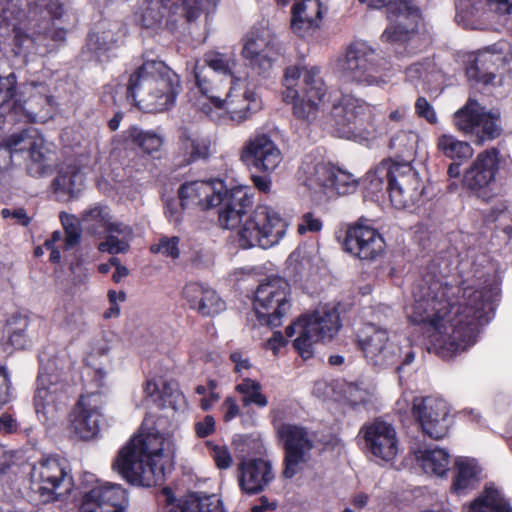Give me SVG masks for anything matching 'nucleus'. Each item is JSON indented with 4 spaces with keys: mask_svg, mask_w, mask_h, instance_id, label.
Masks as SVG:
<instances>
[{
    "mask_svg": "<svg viewBox=\"0 0 512 512\" xmlns=\"http://www.w3.org/2000/svg\"><path fill=\"white\" fill-rule=\"evenodd\" d=\"M183 210L181 201L178 202L176 199H169L166 201L165 215L171 223L178 224L182 221Z\"/></svg>",
    "mask_w": 512,
    "mask_h": 512,
    "instance_id": "nucleus-62",
    "label": "nucleus"
},
{
    "mask_svg": "<svg viewBox=\"0 0 512 512\" xmlns=\"http://www.w3.org/2000/svg\"><path fill=\"white\" fill-rule=\"evenodd\" d=\"M182 296L189 308L203 317H213L226 308L225 302L218 293L203 283H187L183 288Z\"/></svg>",
    "mask_w": 512,
    "mask_h": 512,
    "instance_id": "nucleus-31",
    "label": "nucleus"
},
{
    "mask_svg": "<svg viewBox=\"0 0 512 512\" xmlns=\"http://www.w3.org/2000/svg\"><path fill=\"white\" fill-rule=\"evenodd\" d=\"M179 242L180 239L177 236H163L159 239L157 244H154L150 247V250L152 253H161L166 257L177 259L180 255Z\"/></svg>",
    "mask_w": 512,
    "mask_h": 512,
    "instance_id": "nucleus-56",
    "label": "nucleus"
},
{
    "mask_svg": "<svg viewBox=\"0 0 512 512\" xmlns=\"http://www.w3.org/2000/svg\"><path fill=\"white\" fill-rule=\"evenodd\" d=\"M437 149L450 159L466 160L473 155V148L451 134H442L437 139Z\"/></svg>",
    "mask_w": 512,
    "mask_h": 512,
    "instance_id": "nucleus-43",
    "label": "nucleus"
},
{
    "mask_svg": "<svg viewBox=\"0 0 512 512\" xmlns=\"http://www.w3.org/2000/svg\"><path fill=\"white\" fill-rule=\"evenodd\" d=\"M277 433L284 447L282 477L291 479L300 471L301 464L309 460L313 439L304 427L290 423L280 425Z\"/></svg>",
    "mask_w": 512,
    "mask_h": 512,
    "instance_id": "nucleus-18",
    "label": "nucleus"
},
{
    "mask_svg": "<svg viewBox=\"0 0 512 512\" xmlns=\"http://www.w3.org/2000/svg\"><path fill=\"white\" fill-rule=\"evenodd\" d=\"M322 17L321 4L318 0H303L292 8L291 28L299 36L318 27Z\"/></svg>",
    "mask_w": 512,
    "mask_h": 512,
    "instance_id": "nucleus-35",
    "label": "nucleus"
},
{
    "mask_svg": "<svg viewBox=\"0 0 512 512\" xmlns=\"http://www.w3.org/2000/svg\"><path fill=\"white\" fill-rule=\"evenodd\" d=\"M194 429L199 438H205L215 431V420L212 416L207 415L195 423Z\"/></svg>",
    "mask_w": 512,
    "mask_h": 512,
    "instance_id": "nucleus-63",
    "label": "nucleus"
},
{
    "mask_svg": "<svg viewBox=\"0 0 512 512\" xmlns=\"http://www.w3.org/2000/svg\"><path fill=\"white\" fill-rule=\"evenodd\" d=\"M28 319L25 316H12L6 324L5 332L10 344L16 349H23L27 343L26 330L28 328Z\"/></svg>",
    "mask_w": 512,
    "mask_h": 512,
    "instance_id": "nucleus-50",
    "label": "nucleus"
},
{
    "mask_svg": "<svg viewBox=\"0 0 512 512\" xmlns=\"http://www.w3.org/2000/svg\"><path fill=\"white\" fill-rule=\"evenodd\" d=\"M105 400L100 392H92L80 396L71 412V426L82 439L95 437L105 422L103 408Z\"/></svg>",
    "mask_w": 512,
    "mask_h": 512,
    "instance_id": "nucleus-21",
    "label": "nucleus"
},
{
    "mask_svg": "<svg viewBox=\"0 0 512 512\" xmlns=\"http://www.w3.org/2000/svg\"><path fill=\"white\" fill-rule=\"evenodd\" d=\"M438 281L429 284L427 291L416 297L412 322L424 324L436 343L452 352H462L476 340L479 326L489 322L497 293L491 288L463 289V300L452 299L455 291Z\"/></svg>",
    "mask_w": 512,
    "mask_h": 512,
    "instance_id": "nucleus-1",
    "label": "nucleus"
},
{
    "mask_svg": "<svg viewBox=\"0 0 512 512\" xmlns=\"http://www.w3.org/2000/svg\"><path fill=\"white\" fill-rule=\"evenodd\" d=\"M235 389L242 395V404L245 407L255 404L262 408L268 404L267 397L261 393V384L256 380L244 378Z\"/></svg>",
    "mask_w": 512,
    "mask_h": 512,
    "instance_id": "nucleus-47",
    "label": "nucleus"
},
{
    "mask_svg": "<svg viewBox=\"0 0 512 512\" xmlns=\"http://www.w3.org/2000/svg\"><path fill=\"white\" fill-rule=\"evenodd\" d=\"M334 175L331 179V198L337 195H346L355 191L357 179L347 171L334 166Z\"/></svg>",
    "mask_w": 512,
    "mask_h": 512,
    "instance_id": "nucleus-51",
    "label": "nucleus"
},
{
    "mask_svg": "<svg viewBox=\"0 0 512 512\" xmlns=\"http://www.w3.org/2000/svg\"><path fill=\"white\" fill-rule=\"evenodd\" d=\"M203 72V67L195 66L194 76L200 92L215 107L226 109L231 114L232 120L243 122L261 109V100L253 91L246 89L244 79L236 80L235 84L229 86L226 92L220 93L217 87L211 85V80L207 81Z\"/></svg>",
    "mask_w": 512,
    "mask_h": 512,
    "instance_id": "nucleus-7",
    "label": "nucleus"
},
{
    "mask_svg": "<svg viewBox=\"0 0 512 512\" xmlns=\"http://www.w3.org/2000/svg\"><path fill=\"white\" fill-rule=\"evenodd\" d=\"M217 0H183V13L188 22L196 21L202 14L215 10Z\"/></svg>",
    "mask_w": 512,
    "mask_h": 512,
    "instance_id": "nucleus-53",
    "label": "nucleus"
},
{
    "mask_svg": "<svg viewBox=\"0 0 512 512\" xmlns=\"http://www.w3.org/2000/svg\"><path fill=\"white\" fill-rule=\"evenodd\" d=\"M67 468L64 459L54 455H43L31 468L32 490L39 493L44 502L56 499V496L62 494V488L69 491L72 478Z\"/></svg>",
    "mask_w": 512,
    "mask_h": 512,
    "instance_id": "nucleus-15",
    "label": "nucleus"
},
{
    "mask_svg": "<svg viewBox=\"0 0 512 512\" xmlns=\"http://www.w3.org/2000/svg\"><path fill=\"white\" fill-rule=\"evenodd\" d=\"M419 136L413 131H398L390 140L389 147L402 157L411 158L416 153Z\"/></svg>",
    "mask_w": 512,
    "mask_h": 512,
    "instance_id": "nucleus-48",
    "label": "nucleus"
},
{
    "mask_svg": "<svg viewBox=\"0 0 512 512\" xmlns=\"http://www.w3.org/2000/svg\"><path fill=\"white\" fill-rule=\"evenodd\" d=\"M162 494L167 503L166 512H222L219 501L213 500L212 496L190 493L176 499L168 487L163 488Z\"/></svg>",
    "mask_w": 512,
    "mask_h": 512,
    "instance_id": "nucleus-33",
    "label": "nucleus"
},
{
    "mask_svg": "<svg viewBox=\"0 0 512 512\" xmlns=\"http://www.w3.org/2000/svg\"><path fill=\"white\" fill-rule=\"evenodd\" d=\"M283 85L285 87L283 99L293 104L294 116L308 123L313 122L318 117L327 91L320 68L288 67L285 70Z\"/></svg>",
    "mask_w": 512,
    "mask_h": 512,
    "instance_id": "nucleus-4",
    "label": "nucleus"
},
{
    "mask_svg": "<svg viewBox=\"0 0 512 512\" xmlns=\"http://www.w3.org/2000/svg\"><path fill=\"white\" fill-rule=\"evenodd\" d=\"M341 327L339 313L335 308L319 309L311 315L299 318L286 328L288 337L298 333L294 347L302 358L313 355V346L319 341L331 340Z\"/></svg>",
    "mask_w": 512,
    "mask_h": 512,
    "instance_id": "nucleus-10",
    "label": "nucleus"
},
{
    "mask_svg": "<svg viewBox=\"0 0 512 512\" xmlns=\"http://www.w3.org/2000/svg\"><path fill=\"white\" fill-rule=\"evenodd\" d=\"M499 152L490 149L479 153L463 176V184L469 190L480 191L495 181L499 169Z\"/></svg>",
    "mask_w": 512,
    "mask_h": 512,
    "instance_id": "nucleus-30",
    "label": "nucleus"
},
{
    "mask_svg": "<svg viewBox=\"0 0 512 512\" xmlns=\"http://www.w3.org/2000/svg\"><path fill=\"white\" fill-rule=\"evenodd\" d=\"M11 386L9 374L6 367L0 365V405H4L11 400Z\"/></svg>",
    "mask_w": 512,
    "mask_h": 512,
    "instance_id": "nucleus-61",
    "label": "nucleus"
},
{
    "mask_svg": "<svg viewBox=\"0 0 512 512\" xmlns=\"http://www.w3.org/2000/svg\"><path fill=\"white\" fill-rule=\"evenodd\" d=\"M415 456L426 473L442 476L448 470L449 454L444 449H419Z\"/></svg>",
    "mask_w": 512,
    "mask_h": 512,
    "instance_id": "nucleus-41",
    "label": "nucleus"
},
{
    "mask_svg": "<svg viewBox=\"0 0 512 512\" xmlns=\"http://www.w3.org/2000/svg\"><path fill=\"white\" fill-rule=\"evenodd\" d=\"M367 2V5L372 8H386L387 18L392 17H406L410 13V5L404 0H360Z\"/></svg>",
    "mask_w": 512,
    "mask_h": 512,
    "instance_id": "nucleus-52",
    "label": "nucleus"
},
{
    "mask_svg": "<svg viewBox=\"0 0 512 512\" xmlns=\"http://www.w3.org/2000/svg\"><path fill=\"white\" fill-rule=\"evenodd\" d=\"M129 139L147 154L159 151L163 144V138L159 134L137 127H132L129 130Z\"/></svg>",
    "mask_w": 512,
    "mask_h": 512,
    "instance_id": "nucleus-49",
    "label": "nucleus"
},
{
    "mask_svg": "<svg viewBox=\"0 0 512 512\" xmlns=\"http://www.w3.org/2000/svg\"><path fill=\"white\" fill-rule=\"evenodd\" d=\"M322 229V222L313 216L312 213H306L302 216L298 224V233L319 232Z\"/></svg>",
    "mask_w": 512,
    "mask_h": 512,
    "instance_id": "nucleus-60",
    "label": "nucleus"
},
{
    "mask_svg": "<svg viewBox=\"0 0 512 512\" xmlns=\"http://www.w3.org/2000/svg\"><path fill=\"white\" fill-rule=\"evenodd\" d=\"M469 512H512V507L498 490L487 487L469 507Z\"/></svg>",
    "mask_w": 512,
    "mask_h": 512,
    "instance_id": "nucleus-42",
    "label": "nucleus"
},
{
    "mask_svg": "<svg viewBox=\"0 0 512 512\" xmlns=\"http://www.w3.org/2000/svg\"><path fill=\"white\" fill-rule=\"evenodd\" d=\"M19 424L15 418L8 413L0 416V434H13L18 431Z\"/></svg>",
    "mask_w": 512,
    "mask_h": 512,
    "instance_id": "nucleus-64",
    "label": "nucleus"
},
{
    "mask_svg": "<svg viewBox=\"0 0 512 512\" xmlns=\"http://www.w3.org/2000/svg\"><path fill=\"white\" fill-rule=\"evenodd\" d=\"M423 194L424 185L410 162L394 163L389 196L392 205L397 209L413 208Z\"/></svg>",
    "mask_w": 512,
    "mask_h": 512,
    "instance_id": "nucleus-19",
    "label": "nucleus"
},
{
    "mask_svg": "<svg viewBox=\"0 0 512 512\" xmlns=\"http://www.w3.org/2000/svg\"><path fill=\"white\" fill-rule=\"evenodd\" d=\"M369 105L351 94H343L332 107L331 116L338 136L345 139L365 138V116Z\"/></svg>",
    "mask_w": 512,
    "mask_h": 512,
    "instance_id": "nucleus-17",
    "label": "nucleus"
},
{
    "mask_svg": "<svg viewBox=\"0 0 512 512\" xmlns=\"http://www.w3.org/2000/svg\"><path fill=\"white\" fill-rule=\"evenodd\" d=\"M337 68L343 79L359 85L383 87L390 82L375 51L364 43L350 45L337 60Z\"/></svg>",
    "mask_w": 512,
    "mask_h": 512,
    "instance_id": "nucleus-12",
    "label": "nucleus"
},
{
    "mask_svg": "<svg viewBox=\"0 0 512 512\" xmlns=\"http://www.w3.org/2000/svg\"><path fill=\"white\" fill-rule=\"evenodd\" d=\"M240 160L248 167L271 173L281 163L282 154L270 136L262 133L245 142L240 152Z\"/></svg>",
    "mask_w": 512,
    "mask_h": 512,
    "instance_id": "nucleus-23",
    "label": "nucleus"
},
{
    "mask_svg": "<svg viewBox=\"0 0 512 512\" xmlns=\"http://www.w3.org/2000/svg\"><path fill=\"white\" fill-rule=\"evenodd\" d=\"M159 408H171L177 410L183 402V395L178 390L176 383H164L160 396L158 397Z\"/></svg>",
    "mask_w": 512,
    "mask_h": 512,
    "instance_id": "nucleus-55",
    "label": "nucleus"
},
{
    "mask_svg": "<svg viewBox=\"0 0 512 512\" xmlns=\"http://www.w3.org/2000/svg\"><path fill=\"white\" fill-rule=\"evenodd\" d=\"M32 89H37L39 96L33 95L24 106L21 96L16 90V76L10 73L0 77V129L6 121L17 123L21 121H37L50 114L54 99L48 94V88L42 83L32 82Z\"/></svg>",
    "mask_w": 512,
    "mask_h": 512,
    "instance_id": "nucleus-6",
    "label": "nucleus"
},
{
    "mask_svg": "<svg viewBox=\"0 0 512 512\" xmlns=\"http://www.w3.org/2000/svg\"><path fill=\"white\" fill-rule=\"evenodd\" d=\"M454 124L458 130L473 135L479 145L499 137L502 133L500 112L486 111L472 99L454 114Z\"/></svg>",
    "mask_w": 512,
    "mask_h": 512,
    "instance_id": "nucleus-16",
    "label": "nucleus"
},
{
    "mask_svg": "<svg viewBox=\"0 0 512 512\" xmlns=\"http://www.w3.org/2000/svg\"><path fill=\"white\" fill-rule=\"evenodd\" d=\"M106 238L98 244L100 252H107L111 255L125 254L130 249V241L133 238L132 229L123 223L118 222L111 229L105 231Z\"/></svg>",
    "mask_w": 512,
    "mask_h": 512,
    "instance_id": "nucleus-40",
    "label": "nucleus"
},
{
    "mask_svg": "<svg viewBox=\"0 0 512 512\" xmlns=\"http://www.w3.org/2000/svg\"><path fill=\"white\" fill-rule=\"evenodd\" d=\"M83 188L84 175L72 168L60 171L53 181L54 193L60 201L78 197Z\"/></svg>",
    "mask_w": 512,
    "mask_h": 512,
    "instance_id": "nucleus-39",
    "label": "nucleus"
},
{
    "mask_svg": "<svg viewBox=\"0 0 512 512\" xmlns=\"http://www.w3.org/2000/svg\"><path fill=\"white\" fill-rule=\"evenodd\" d=\"M275 479L273 465L263 458H250L238 465V483L242 492L258 494L264 491Z\"/></svg>",
    "mask_w": 512,
    "mask_h": 512,
    "instance_id": "nucleus-27",
    "label": "nucleus"
},
{
    "mask_svg": "<svg viewBox=\"0 0 512 512\" xmlns=\"http://www.w3.org/2000/svg\"><path fill=\"white\" fill-rule=\"evenodd\" d=\"M179 142L187 164L209 156V140L196 132L181 128L179 130Z\"/></svg>",
    "mask_w": 512,
    "mask_h": 512,
    "instance_id": "nucleus-38",
    "label": "nucleus"
},
{
    "mask_svg": "<svg viewBox=\"0 0 512 512\" xmlns=\"http://www.w3.org/2000/svg\"><path fill=\"white\" fill-rule=\"evenodd\" d=\"M211 455L219 469H227L232 464V457L227 447L213 445Z\"/></svg>",
    "mask_w": 512,
    "mask_h": 512,
    "instance_id": "nucleus-59",
    "label": "nucleus"
},
{
    "mask_svg": "<svg viewBox=\"0 0 512 512\" xmlns=\"http://www.w3.org/2000/svg\"><path fill=\"white\" fill-rule=\"evenodd\" d=\"M358 345L367 363L378 369L396 366V371L399 372L403 366L411 364L415 358L414 352L408 350L404 359L401 360L402 349L395 341V337H391L387 329L372 323L360 330Z\"/></svg>",
    "mask_w": 512,
    "mask_h": 512,
    "instance_id": "nucleus-9",
    "label": "nucleus"
},
{
    "mask_svg": "<svg viewBox=\"0 0 512 512\" xmlns=\"http://www.w3.org/2000/svg\"><path fill=\"white\" fill-rule=\"evenodd\" d=\"M334 166L323 161L305 159L300 166L303 183L319 198H331V179Z\"/></svg>",
    "mask_w": 512,
    "mask_h": 512,
    "instance_id": "nucleus-32",
    "label": "nucleus"
},
{
    "mask_svg": "<svg viewBox=\"0 0 512 512\" xmlns=\"http://www.w3.org/2000/svg\"><path fill=\"white\" fill-rule=\"evenodd\" d=\"M128 505L127 490L108 482L83 494L80 512H126Z\"/></svg>",
    "mask_w": 512,
    "mask_h": 512,
    "instance_id": "nucleus-24",
    "label": "nucleus"
},
{
    "mask_svg": "<svg viewBox=\"0 0 512 512\" xmlns=\"http://www.w3.org/2000/svg\"><path fill=\"white\" fill-rule=\"evenodd\" d=\"M252 206V200L242 188L226 189L220 193L218 223L222 228L233 229L242 222L243 216Z\"/></svg>",
    "mask_w": 512,
    "mask_h": 512,
    "instance_id": "nucleus-29",
    "label": "nucleus"
},
{
    "mask_svg": "<svg viewBox=\"0 0 512 512\" xmlns=\"http://www.w3.org/2000/svg\"><path fill=\"white\" fill-rule=\"evenodd\" d=\"M412 414L423 433L434 440L442 439L450 425L448 403L437 397L415 398Z\"/></svg>",
    "mask_w": 512,
    "mask_h": 512,
    "instance_id": "nucleus-20",
    "label": "nucleus"
},
{
    "mask_svg": "<svg viewBox=\"0 0 512 512\" xmlns=\"http://www.w3.org/2000/svg\"><path fill=\"white\" fill-rule=\"evenodd\" d=\"M110 347L107 343H103L96 347L87 357L88 364L95 370L100 378L106 374L107 368L111 366V358L109 356Z\"/></svg>",
    "mask_w": 512,
    "mask_h": 512,
    "instance_id": "nucleus-54",
    "label": "nucleus"
},
{
    "mask_svg": "<svg viewBox=\"0 0 512 512\" xmlns=\"http://www.w3.org/2000/svg\"><path fill=\"white\" fill-rule=\"evenodd\" d=\"M503 61L500 53L483 51L477 55L474 61L467 67L466 74L469 79L490 84L495 79V70L498 63Z\"/></svg>",
    "mask_w": 512,
    "mask_h": 512,
    "instance_id": "nucleus-37",
    "label": "nucleus"
},
{
    "mask_svg": "<svg viewBox=\"0 0 512 512\" xmlns=\"http://www.w3.org/2000/svg\"><path fill=\"white\" fill-rule=\"evenodd\" d=\"M361 433L367 450L384 461L393 460L398 453V439L395 428L388 422L376 419L365 424Z\"/></svg>",
    "mask_w": 512,
    "mask_h": 512,
    "instance_id": "nucleus-26",
    "label": "nucleus"
},
{
    "mask_svg": "<svg viewBox=\"0 0 512 512\" xmlns=\"http://www.w3.org/2000/svg\"><path fill=\"white\" fill-rule=\"evenodd\" d=\"M394 171V163L382 162L378 165L374 171L367 174L365 179L366 191L376 196L381 193L384 188L390 193V180L392 179V173Z\"/></svg>",
    "mask_w": 512,
    "mask_h": 512,
    "instance_id": "nucleus-44",
    "label": "nucleus"
},
{
    "mask_svg": "<svg viewBox=\"0 0 512 512\" xmlns=\"http://www.w3.org/2000/svg\"><path fill=\"white\" fill-rule=\"evenodd\" d=\"M79 223L86 233L93 236H101L118 222L113 221L108 205L94 203L80 213Z\"/></svg>",
    "mask_w": 512,
    "mask_h": 512,
    "instance_id": "nucleus-34",
    "label": "nucleus"
},
{
    "mask_svg": "<svg viewBox=\"0 0 512 512\" xmlns=\"http://www.w3.org/2000/svg\"><path fill=\"white\" fill-rule=\"evenodd\" d=\"M415 112L419 117L424 118L430 124L437 123L436 112L425 97L417 98L415 102Z\"/></svg>",
    "mask_w": 512,
    "mask_h": 512,
    "instance_id": "nucleus-58",
    "label": "nucleus"
},
{
    "mask_svg": "<svg viewBox=\"0 0 512 512\" xmlns=\"http://www.w3.org/2000/svg\"><path fill=\"white\" fill-rule=\"evenodd\" d=\"M288 224L279 212L268 205H258L238 231L240 247L270 248L285 236Z\"/></svg>",
    "mask_w": 512,
    "mask_h": 512,
    "instance_id": "nucleus-11",
    "label": "nucleus"
},
{
    "mask_svg": "<svg viewBox=\"0 0 512 512\" xmlns=\"http://www.w3.org/2000/svg\"><path fill=\"white\" fill-rule=\"evenodd\" d=\"M457 473L452 484V490L458 494L471 488L477 475V466L473 460L458 459L456 460Z\"/></svg>",
    "mask_w": 512,
    "mask_h": 512,
    "instance_id": "nucleus-46",
    "label": "nucleus"
},
{
    "mask_svg": "<svg viewBox=\"0 0 512 512\" xmlns=\"http://www.w3.org/2000/svg\"><path fill=\"white\" fill-rule=\"evenodd\" d=\"M68 403L67 385L57 375L40 373L33 398L37 419L47 428L56 426Z\"/></svg>",
    "mask_w": 512,
    "mask_h": 512,
    "instance_id": "nucleus-13",
    "label": "nucleus"
},
{
    "mask_svg": "<svg viewBox=\"0 0 512 512\" xmlns=\"http://www.w3.org/2000/svg\"><path fill=\"white\" fill-rule=\"evenodd\" d=\"M48 0H0V50L7 55H26L34 40L25 33V7L47 6Z\"/></svg>",
    "mask_w": 512,
    "mask_h": 512,
    "instance_id": "nucleus-8",
    "label": "nucleus"
},
{
    "mask_svg": "<svg viewBox=\"0 0 512 512\" xmlns=\"http://www.w3.org/2000/svg\"><path fill=\"white\" fill-rule=\"evenodd\" d=\"M410 15L406 17H392L394 24L389 25L383 32L381 38L385 42H404L409 38L410 32L413 30L412 24L417 17L415 11L410 6Z\"/></svg>",
    "mask_w": 512,
    "mask_h": 512,
    "instance_id": "nucleus-45",
    "label": "nucleus"
},
{
    "mask_svg": "<svg viewBox=\"0 0 512 512\" xmlns=\"http://www.w3.org/2000/svg\"><path fill=\"white\" fill-rule=\"evenodd\" d=\"M290 285L281 277L262 282L254 299V311L261 324L274 328L282 324V318L290 311Z\"/></svg>",
    "mask_w": 512,
    "mask_h": 512,
    "instance_id": "nucleus-14",
    "label": "nucleus"
},
{
    "mask_svg": "<svg viewBox=\"0 0 512 512\" xmlns=\"http://www.w3.org/2000/svg\"><path fill=\"white\" fill-rule=\"evenodd\" d=\"M163 446L164 438L157 431L142 430L120 450L113 468L132 485H157L164 477V466L159 463Z\"/></svg>",
    "mask_w": 512,
    "mask_h": 512,
    "instance_id": "nucleus-2",
    "label": "nucleus"
},
{
    "mask_svg": "<svg viewBox=\"0 0 512 512\" xmlns=\"http://www.w3.org/2000/svg\"><path fill=\"white\" fill-rule=\"evenodd\" d=\"M203 60L206 66L224 77L226 86L235 84L236 80H243L235 75L238 63L234 52L211 50L204 54Z\"/></svg>",
    "mask_w": 512,
    "mask_h": 512,
    "instance_id": "nucleus-36",
    "label": "nucleus"
},
{
    "mask_svg": "<svg viewBox=\"0 0 512 512\" xmlns=\"http://www.w3.org/2000/svg\"><path fill=\"white\" fill-rule=\"evenodd\" d=\"M222 180L191 181L183 183L178 189V196L183 209L201 211L215 208L220 202V193L224 192Z\"/></svg>",
    "mask_w": 512,
    "mask_h": 512,
    "instance_id": "nucleus-25",
    "label": "nucleus"
},
{
    "mask_svg": "<svg viewBox=\"0 0 512 512\" xmlns=\"http://www.w3.org/2000/svg\"><path fill=\"white\" fill-rule=\"evenodd\" d=\"M248 65L259 75L268 73L279 54L276 37L269 29L252 30L241 52Z\"/></svg>",
    "mask_w": 512,
    "mask_h": 512,
    "instance_id": "nucleus-22",
    "label": "nucleus"
},
{
    "mask_svg": "<svg viewBox=\"0 0 512 512\" xmlns=\"http://www.w3.org/2000/svg\"><path fill=\"white\" fill-rule=\"evenodd\" d=\"M344 246L359 259L372 261L383 253L385 242L374 228L355 225L348 229Z\"/></svg>",
    "mask_w": 512,
    "mask_h": 512,
    "instance_id": "nucleus-28",
    "label": "nucleus"
},
{
    "mask_svg": "<svg viewBox=\"0 0 512 512\" xmlns=\"http://www.w3.org/2000/svg\"><path fill=\"white\" fill-rule=\"evenodd\" d=\"M112 46L113 40L110 33H92L89 35L88 47L95 52L109 50Z\"/></svg>",
    "mask_w": 512,
    "mask_h": 512,
    "instance_id": "nucleus-57",
    "label": "nucleus"
},
{
    "mask_svg": "<svg viewBox=\"0 0 512 512\" xmlns=\"http://www.w3.org/2000/svg\"><path fill=\"white\" fill-rule=\"evenodd\" d=\"M181 90L179 76L162 61L143 63L131 76L127 96L144 112L169 110Z\"/></svg>",
    "mask_w": 512,
    "mask_h": 512,
    "instance_id": "nucleus-3",
    "label": "nucleus"
},
{
    "mask_svg": "<svg viewBox=\"0 0 512 512\" xmlns=\"http://www.w3.org/2000/svg\"><path fill=\"white\" fill-rule=\"evenodd\" d=\"M29 158L28 173L33 177L53 171L52 145L34 128L14 132L0 142V169L8 167L14 159Z\"/></svg>",
    "mask_w": 512,
    "mask_h": 512,
    "instance_id": "nucleus-5",
    "label": "nucleus"
}]
</instances>
